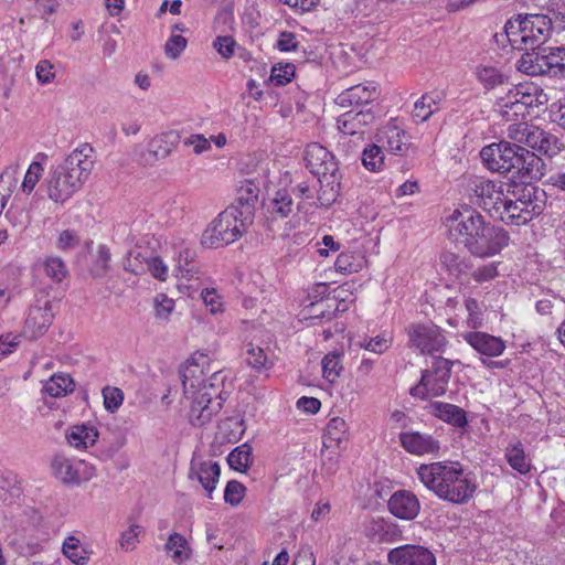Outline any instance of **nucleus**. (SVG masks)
<instances>
[{"label":"nucleus","instance_id":"nucleus-1","mask_svg":"<svg viewBox=\"0 0 565 565\" xmlns=\"http://www.w3.org/2000/svg\"><path fill=\"white\" fill-rule=\"evenodd\" d=\"M446 226L450 241L479 258L498 255L510 242V235L504 228L487 222L470 206L456 209L446 218Z\"/></svg>","mask_w":565,"mask_h":565},{"label":"nucleus","instance_id":"nucleus-2","mask_svg":"<svg viewBox=\"0 0 565 565\" xmlns=\"http://www.w3.org/2000/svg\"><path fill=\"white\" fill-rule=\"evenodd\" d=\"M420 482L439 499L454 503L469 502L476 491L477 482L472 472L459 461L444 460L423 463L417 468Z\"/></svg>","mask_w":565,"mask_h":565},{"label":"nucleus","instance_id":"nucleus-3","mask_svg":"<svg viewBox=\"0 0 565 565\" xmlns=\"http://www.w3.org/2000/svg\"><path fill=\"white\" fill-rule=\"evenodd\" d=\"M480 157L489 170L512 173V178L524 183L541 180L546 173L543 159L516 143H491L482 148Z\"/></svg>","mask_w":565,"mask_h":565},{"label":"nucleus","instance_id":"nucleus-4","mask_svg":"<svg viewBox=\"0 0 565 565\" xmlns=\"http://www.w3.org/2000/svg\"><path fill=\"white\" fill-rule=\"evenodd\" d=\"M93 151V147L83 143L61 163L51 167L44 184L52 201L64 204L82 189L94 167Z\"/></svg>","mask_w":565,"mask_h":565},{"label":"nucleus","instance_id":"nucleus-5","mask_svg":"<svg viewBox=\"0 0 565 565\" xmlns=\"http://www.w3.org/2000/svg\"><path fill=\"white\" fill-rule=\"evenodd\" d=\"M510 44L521 51L541 50L552 33V20L546 14H518L504 25Z\"/></svg>","mask_w":565,"mask_h":565},{"label":"nucleus","instance_id":"nucleus-6","mask_svg":"<svg viewBox=\"0 0 565 565\" xmlns=\"http://www.w3.org/2000/svg\"><path fill=\"white\" fill-rule=\"evenodd\" d=\"M250 223L243 218L236 205H231L210 223L202 235V244L210 248L230 245L242 237Z\"/></svg>","mask_w":565,"mask_h":565},{"label":"nucleus","instance_id":"nucleus-7","mask_svg":"<svg viewBox=\"0 0 565 565\" xmlns=\"http://www.w3.org/2000/svg\"><path fill=\"white\" fill-rule=\"evenodd\" d=\"M452 365L451 360L434 356L431 365L422 372L420 381L411 387V395L420 399L443 396L448 388Z\"/></svg>","mask_w":565,"mask_h":565},{"label":"nucleus","instance_id":"nucleus-8","mask_svg":"<svg viewBox=\"0 0 565 565\" xmlns=\"http://www.w3.org/2000/svg\"><path fill=\"white\" fill-rule=\"evenodd\" d=\"M306 167L318 178L321 188L337 191L340 186V170L338 161L332 152L320 143L313 142L307 146L305 151Z\"/></svg>","mask_w":565,"mask_h":565},{"label":"nucleus","instance_id":"nucleus-9","mask_svg":"<svg viewBox=\"0 0 565 565\" xmlns=\"http://www.w3.org/2000/svg\"><path fill=\"white\" fill-rule=\"evenodd\" d=\"M53 297L51 286L40 284L35 288L34 300L29 308L24 321V333L31 339L41 337L52 324L54 319Z\"/></svg>","mask_w":565,"mask_h":565},{"label":"nucleus","instance_id":"nucleus-10","mask_svg":"<svg viewBox=\"0 0 565 565\" xmlns=\"http://www.w3.org/2000/svg\"><path fill=\"white\" fill-rule=\"evenodd\" d=\"M541 97L543 92L533 84H520L498 98L495 106L508 117L524 116L529 108H533L542 104Z\"/></svg>","mask_w":565,"mask_h":565},{"label":"nucleus","instance_id":"nucleus-11","mask_svg":"<svg viewBox=\"0 0 565 565\" xmlns=\"http://www.w3.org/2000/svg\"><path fill=\"white\" fill-rule=\"evenodd\" d=\"M53 475L64 484L78 486L95 476L94 466L85 460L56 455L51 462Z\"/></svg>","mask_w":565,"mask_h":565},{"label":"nucleus","instance_id":"nucleus-12","mask_svg":"<svg viewBox=\"0 0 565 565\" xmlns=\"http://www.w3.org/2000/svg\"><path fill=\"white\" fill-rule=\"evenodd\" d=\"M188 395L192 398L189 419L196 427L209 423L221 411L225 401V398L215 397L212 392L207 391L206 385Z\"/></svg>","mask_w":565,"mask_h":565},{"label":"nucleus","instance_id":"nucleus-13","mask_svg":"<svg viewBox=\"0 0 565 565\" xmlns=\"http://www.w3.org/2000/svg\"><path fill=\"white\" fill-rule=\"evenodd\" d=\"M409 341L423 354L429 355L444 353L448 345L444 331L435 324H417L412 327Z\"/></svg>","mask_w":565,"mask_h":565},{"label":"nucleus","instance_id":"nucleus-14","mask_svg":"<svg viewBox=\"0 0 565 565\" xmlns=\"http://www.w3.org/2000/svg\"><path fill=\"white\" fill-rule=\"evenodd\" d=\"M180 142V135L174 130L158 134L149 139L147 146L139 153L138 161L143 166H154L167 159Z\"/></svg>","mask_w":565,"mask_h":565},{"label":"nucleus","instance_id":"nucleus-15","mask_svg":"<svg viewBox=\"0 0 565 565\" xmlns=\"http://www.w3.org/2000/svg\"><path fill=\"white\" fill-rule=\"evenodd\" d=\"M468 191L471 202L480 205L493 217L495 207L504 194L502 186H498L493 181L476 177L470 180Z\"/></svg>","mask_w":565,"mask_h":565},{"label":"nucleus","instance_id":"nucleus-16","mask_svg":"<svg viewBox=\"0 0 565 565\" xmlns=\"http://www.w3.org/2000/svg\"><path fill=\"white\" fill-rule=\"evenodd\" d=\"M532 65L531 73H548L553 76H565V47L542 49L536 53L526 54Z\"/></svg>","mask_w":565,"mask_h":565},{"label":"nucleus","instance_id":"nucleus-17","mask_svg":"<svg viewBox=\"0 0 565 565\" xmlns=\"http://www.w3.org/2000/svg\"><path fill=\"white\" fill-rule=\"evenodd\" d=\"M206 372H210L209 356L204 353H194L181 372L184 393H195L206 385Z\"/></svg>","mask_w":565,"mask_h":565},{"label":"nucleus","instance_id":"nucleus-18","mask_svg":"<svg viewBox=\"0 0 565 565\" xmlns=\"http://www.w3.org/2000/svg\"><path fill=\"white\" fill-rule=\"evenodd\" d=\"M539 216V207L535 206L527 210L525 206H521L514 199L503 194L499 205L495 207L493 214L494 218L500 220L507 225H525L534 217Z\"/></svg>","mask_w":565,"mask_h":565},{"label":"nucleus","instance_id":"nucleus-19","mask_svg":"<svg viewBox=\"0 0 565 565\" xmlns=\"http://www.w3.org/2000/svg\"><path fill=\"white\" fill-rule=\"evenodd\" d=\"M221 467L213 460H202L192 458L189 469V479L199 482L206 492V497L212 499V493L220 480Z\"/></svg>","mask_w":565,"mask_h":565},{"label":"nucleus","instance_id":"nucleus-20","mask_svg":"<svg viewBox=\"0 0 565 565\" xmlns=\"http://www.w3.org/2000/svg\"><path fill=\"white\" fill-rule=\"evenodd\" d=\"M391 564L436 565L435 555L419 545H403L391 548Z\"/></svg>","mask_w":565,"mask_h":565},{"label":"nucleus","instance_id":"nucleus-21","mask_svg":"<svg viewBox=\"0 0 565 565\" xmlns=\"http://www.w3.org/2000/svg\"><path fill=\"white\" fill-rule=\"evenodd\" d=\"M399 443L409 454L416 456L435 455L440 449V444L431 435L413 430L399 433Z\"/></svg>","mask_w":565,"mask_h":565},{"label":"nucleus","instance_id":"nucleus-22","mask_svg":"<svg viewBox=\"0 0 565 565\" xmlns=\"http://www.w3.org/2000/svg\"><path fill=\"white\" fill-rule=\"evenodd\" d=\"M462 338L473 350L488 358L500 356L505 350L502 338L487 332L471 331L462 334Z\"/></svg>","mask_w":565,"mask_h":565},{"label":"nucleus","instance_id":"nucleus-23","mask_svg":"<svg viewBox=\"0 0 565 565\" xmlns=\"http://www.w3.org/2000/svg\"><path fill=\"white\" fill-rule=\"evenodd\" d=\"M376 97V88L372 84H358L351 86L338 95L335 103L343 107H359L373 102Z\"/></svg>","mask_w":565,"mask_h":565},{"label":"nucleus","instance_id":"nucleus-24","mask_svg":"<svg viewBox=\"0 0 565 565\" xmlns=\"http://www.w3.org/2000/svg\"><path fill=\"white\" fill-rule=\"evenodd\" d=\"M418 512L419 501L411 491L399 490L391 495V514L403 520H413Z\"/></svg>","mask_w":565,"mask_h":565},{"label":"nucleus","instance_id":"nucleus-25","mask_svg":"<svg viewBox=\"0 0 565 565\" xmlns=\"http://www.w3.org/2000/svg\"><path fill=\"white\" fill-rule=\"evenodd\" d=\"M259 188L249 179L241 182L236 191L235 204L241 211L243 218L253 221L254 205L258 200Z\"/></svg>","mask_w":565,"mask_h":565},{"label":"nucleus","instance_id":"nucleus-26","mask_svg":"<svg viewBox=\"0 0 565 565\" xmlns=\"http://www.w3.org/2000/svg\"><path fill=\"white\" fill-rule=\"evenodd\" d=\"M65 437L70 446L76 449H87L96 444L99 433L94 425L83 423L70 427Z\"/></svg>","mask_w":565,"mask_h":565},{"label":"nucleus","instance_id":"nucleus-27","mask_svg":"<svg viewBox=\"0 0 565 565\" xmlns=\"http://www.w3.org/2000/svg\"><path fill=\"white\" fill-rule=\"evenodd\" d=\"M430 413L443 422L458 428H463L468 424L466 412L454 404L434 402L430 404Z\"/></svg>","mask_w":565,"mask_h":565},{"label":"nucleus","instance_id":"nucleus-28","mask_svg":"<svg viewBox=\"0 0 565 565\" xmlns=\"http://www.w3.org/2000/svg\"><path fill=\"white\" fill-rule=\"evenodd\" d=\"M391 153L404 157L415 153L411 137L398 118L391 119Z\"/></svg>","mask_w":565,"mask_h":565},{"label":"nucleus","instance_id":"nucleus-29","mask_svg":"<svg viewBox=\"0 0 565 565\" xmlns=\"http://www.w3.org/2000/svg\"><path fill=\"white\" fill-rule=\"evenodd\" d=\"M445 95L443 92L433 90L424 94L415 104L412 116L417 121H426L433 114L440 109Z\"/></svg>","mask_w":565,"mask_h":565},{"label":"nucleus","instance_id":"nucleus-30","mask_svg":"<svg viewBox=\"0 0 565 565\" xmlns=\"http://www.w3.org/2000/svg\"><path fill=\"white\" fill-rule=\"evenodd\" d=\"M295 209L292 194L286 189L276 191L266 204V211L273 220L288 217Z\"/></svg>","mask_w":565,"mask_h":565},{"label":"nucleus","instance_id":"nucleus-31","mask_svg":"<svg viewBox=\"0 0 565 565\" xmlns=\"http://www.w3.org/2000/svg\"><path fill=\"white\" fill-rule=\"evenodd\" d=\"M545 192L534 185L525 184L524 186L513 190L512 199H514L521 206L531 210L539 207V215H541L545 207Z\"/></svg>","mask_w":565,"mask_h":565},{"label":"nucleus","instance_id":"nucleus-32","mask_svg":"<svg viewBox=\"0 0 565 565\" xmlns=\"http://www.w3.org/2000/svg\"><path fill=\"white\" fill-rule=\"evenodd\" d=\"M475 75L486 89H493L509 81V75L501 67L491 64L478 65Z\"/></svg>","mask_w":565,"mask_h":565},{"label":"nucleus","instance_id":"nucleus-33","mask_svg":"<svg viewBox=\"0 0 565 565\" xmlns=\"http://www.w3.org/2000/svg\"><path fill=\"white\" fill-rule=\"evenodd\" d=\"M371 118L369 113L350 110L339 116L337 124L342 134L353 136L363 134L362 127L367 125Z\"/></svg>","mask_w":565,"mask_h":565},{"label":"nucleus","instance_id":"nucleus-34","mask_svg":"<svg viewBox=\"0 0 565 565\" xmlns=\"http://www.w3.org/2000/svg\"><path fill=\"white\" fill-rule=\"evenodd\" d=\"M440 264L449 275L455 276L456 278L468 274L472 267L470 258L460 256L452 252H444L440 255Z\"/></svg>","mask_w":565,"mask_h":565},{"label":"nucleus","instance_id":"nucleus-35","mask_svg":"<svg viewBox=\"0 0 565 565\" xmlns=\"http://www.w3.org/2000/svg\"><path fill=\"white\" fill-rule=\"evenodd\" d=\"M74 381L68 374H54L43 385L42 392L51 397L65 396L73 392Z\"/></svg>","mask_w":565,"mask_h":565},{"label":"nucleus","instance_id":"nucleus-36","mask_svg":"<svg viewBox=\"0 0 565 565\" xmlns=\"http://www.w3.org/2000/svg\"><path fill=\"white\" fill-rule=\"evenodd\" d=\"M505 458L510 467L522 475L531 470V462L526 458L523 446L519 440L508 445Z\"/></svg>","mask_w":565,"mask_h":565},{"label":"nucleus","instance_id":"nucleus-37","mask_svg":"<svg viewBox=\"0 0 565 565\" xmlns=\"http://www.w3.org/2000/svg\"><path fill=\"white\" fill-rule=\"evenodd\" d=\"M227 463L233 470L246 472L253 463L252 447L248 444L235 447L227 456Z\"/></svg>","mask_w":565,"mask_h":565},{"label":"nucleus","instance_id":"nucleus-38","mask_svg":"<svg viewBox=\"0 0 565 565\" xmlns=\"http://www.w3.org/2000/svg\"><path fill=\"white\" fill-rule=\"evenodd\" d=\"M323 438V445L326 447H331L332 443H334L335 446L340 447L342 441L345 440L347 438L345 420L340 417L331 418L327 424Z\"/></svg>","mask_w":565,"mask_h":565},{"label":"nucleus","instance_id":"nucleus-39","mask_svg":"<svg viewBox=\"0 0 565 565\" xmlns=\"http://www.w3.org/2000/svg\"><path fill=\"white\" fill-rule=\"evenodd\" d=\"M166 550L172 552V558L177 563H182L190 557L188 541L180 533H172L166 543Z\"/></svg>","mask_w":565,"mask_h":565},{"label":"nucleus","instance_id":"nucleus-40","mask_svg":"<svg viewBox=\"0 0 565 565\" xmlns=\"http://www.w3.org/2000/svg\"><path fill=\"white\" fill-rule=\"evenodd\" d=\"M363 166L372 172L382 171L385 167V153L377 145H369L362 153Z\"/></svg>","mask_w":565,"mask_h":565},{"label":"nucleus","instance_id":"nucleus-41","mask_svg":"<svg viewBox=\"0 0 565 565\" xmlns=\"http://www.w3.org/2000/svg\"><path fill=\"white\" fill-rule=\"evenodd\" d=\"M362 265L363 259L359 254L347 252L339 254L334 263V268L338 273L348 275L358 273L362 268Z\"/></svg>","mask_w":565,"mask_h":565},{"label":"nucleus","instance_id":"nucleus-42","mask_svg":"<svg viewBox=\"0 0 565 565\" xmlns=\"http://www.w3.org/2000/svg\"><path fill=\"white\" fill-rule=\"evenodd\" d=\"M62 550L64 555L75 565H86L88 563L89 558L86 552L81 547L79 540L75 536L66 537Z\"/></svg>","mask_w":565,"mask_h":565},{"label":"nucleus","instance_id":"nucleus-43","mask_svg":"<svg viewBox=\"0 0 565 565\" xmlns=\"http://www.w3.org/2000/svg\"><path fill=\"white\" fill-rule=\"evenodd\" d=\"M465 308L467 311L466 323L470 329H479L483 326V309L482 305L472 297L465 298Z\"/></svg>","mask_w":565,"mask_h":565},{"label":"nucleus","instance_id":"nucleus-44","mask_svg":"<svg viewBox=\"0 0 565 565\" xmlns=\"http://www.w3.org/2000/svg\"><path fill=\"white\" fill-rule=\"evenodd\" d=\"M295 77V65L292 63H278L271 67L270 82L275 86H284Z\"/></svg>","mask_w":565,"mask_h":565},{"label":"nucleus","instance_id":"nucleus-45","mask_svg":"<svg viewBox=\"0 0 565 565\" xmlns=\"http://www.w3.org/2000/svg\"><path fill=\"white\" fill-rule=\"evenodd\" d=\"M340 359L341 355L337 352L328 353L322 359V374L323 377L330 383L335 382V380L340 376V372L342 370Z\"/></svg>","mask_w":565,"mask_h":565},{"label":"nucleus","instance_id":"nucleus-46","mask_svg":"<svg viewBox=\"0 0 565 565\" xmlns=\"http://www.w3.org/2000/svg\"><path fill=\"white\" fill-rule=\"evenodd\" d=\"M44 270L46 276L57 284L68 275L66 264L60 257L46 258L44 262Z\"/></svg>","mask_w":565,"mask_h":565},{"label":"nucleus","instance_id":"nucleus-47","mask_svg":"<svg viewBox=\"0 0 565 565\" xmlns=\"http://www.w3.org/2000/svg\"><path fill=\"white\" fill-rule=\"evenodd\" d=\"M245 361L256 372H262L270 367L268 365L269 362L265 351L259 347H254L253 344H248Z\"/></svg>","mask_w":565,"mask_h":565},{"label":"nucleus","instance_id":"nucleus-48","mask_svg":"<svg viewBox=\"0 0 565 565\" xmlns=\"http://www.w3.org/2000/svg\"><path fill=\"white\" fill-rule=\"evenodd\" d=\"M499 265L500 263L498 262L483 264L472 270L471 278L479 285L492 281L499 276Z\"/></svg>","mask_w":565,"mask_h":565},{"label":"nucleus","instance_id":"nucleus-49","mask_svg":"<svg viewBox=\"0 0 565 565\" xmlns=\"http://www.w3.org/2000/svg\"><path fill=\"white\" fill-rule=\"evenodd\" d=\"M105 409L115 413L122 405L124 392L119 387L106 386L102 391Z\"/></svg>","mask_w":565,"mask_h":565},{"label":"nucleus","instance_id":"nucleus-50","mask_svg":"<svg viewBox=\"0 0 565 565\" xmlns=\"http://www.w3.org/2000/svg\"><path fill=\"white\" fill-rule=\"evenodd\" d=\"M245 493L246 488L242 482L231 480L224 490V501L232 507H237L243 501Z\"/></svg>","mask_w":565,"mask_h":565},{"label":"nucleus","instance_id":"nucleus-51","mask_svg":"<svg viewBox=\"0 0 565 565\" xmlns=\"http://www.w3.org/2000/svg\"><path fill=\"white\" fill-rule=\"evenodd\" d=\"M388 534V525L384 518H373L366 526V535L373 542H384Z\"/></svg>","mask_w":565,"mask_h":565},{"label":"nucleus","instance_id":"nucleus-52","mask_svg":"<svg viewBox=\"0 0 565 565\" xmlns=\"http://www.w3.org/2000/svg\"><path fill=\"white\" fill-rule=\"evenodd\" d=\"M292 194L296 195V198L300 199V201L297 203L296 209L298 211H303L306 203L305 201H312L308 204L310 206H317V203L313 201L315 199V189H312L308 182L303 181L298 183L296 186L292 188Z\"/></svg>","mask_w":565,"mask_h":565},{"label":"nucleus","instance_id":"nucleus-53","mask_svg":"<svg viewBox=\"0 0 565 565\" xmlns=\"http://www.w3.org/2000/svg\"><path fill=\"white\" fill-rule=\"evenodd\" d=\"M563 149L564 143L556 136L544 131L542 142H540V146L537 148L540 152L552 158L558 154Z\"/></svg>","mask_w":565,"mask_h":565},{"label":"nucleus","instance_id":"nucleus-54","mask_svg":"<svg viewBox=\"0 0 565 565\" xmlns=\"http://www.w3.org/2000/svg\"><path fill=\"white\" fill-rule=\"evenodd\" d=\"M359 345L366 351L382 354L388 349L387 339L385 337V333H381L377 335H365L363 339L359 342Z\"/></svg>","mask_w":565,"mask_h":565},{"label":"nucleus","instance_id":"nucleus-55","mask_svg":"<svg viewBox=\"0 0 565 565\" xmlns=\"http://www.w3.org/2000/svg\"><path fill=\"white\" fill-rule=\"evenodd\" d=\"M174 310V300L164 294H158L154 298V313L156 318L160 320H169Z\"/></svg>","mask_w":565,"mask_h":565},{"label":"nucleus","instance_id":"nucleus-56","mask_svg":"<svg viewBox=\"0 0 565 565\" xmlns=\"http://www.w3.org/2000/svg\"><path fill=\"white\" fill-rule=\"evenodd\" d=\"M19 478L13 471H0V490L11 497L20 494Z\"/></svg>","mask_w":565,"mask_h":565},{"label":"nucleus","instance_id":"nucleus-57","mask_svg":"<svg viewBox=\"0 0 565 565\" xmlns=\"http://www.w3.org/2000/svg\"><path fill=\"white\" fill-rule=\"evenodd\" d=\"M43 167L40 162L33 161L24 175V180L22 182V190L25 193H31L33 189L35 188L36 183L39 182L42 172Z\"/></svg>","mask_w":565,"mask_h":565},{"label":"nucleus","instance_id":"nucleus-58","mask_svg":"<svg viewBox=\"0 0 565 565\" xmlns=\"http://www.w3.org/2000/svg\"><path fill=\"white\" fill-rule=\"evenodd\" d=\"M81 237L75 230H64L58 234L56 247L63 252L74 249L79 245Z\"/></svg>","mask_w":565,"mask_h":565},{"label":"nucleus","instance_id":"nucleus-59","mask_svg":"<svg viewBox=\"0 0 565 565\" xmlns=\"http://www.w3.org/2000/svg\"><path fill=\"white\" fill-rule=\"evenodd\" d=\"M186 39L179 34H172L166 42L164 50L167 56L177 60L186 47Z\"/></svg>","mask_w":565,"mask_h":565},{"label":"nucleus","instance_id":"nucleus-60","mask_svg":"<svg viewBox=\"0 0 565 565\" xmlns=\"http://www.w3.org/2000/svg\"><path fill=\"white\" fill-rule=\"evenodd\" d=\"M141 527L137 524H132L128 530L124 531L120 535V547L128 552L136 548L139 540Z\"/></svg>","mask_w":565,"mask_h":565},{"label":"nucleus","instance_id":"nucleus-61","mask_svg":"<svg viewBox=\"0 0 565 565\" xmlns=\"http://www.w3.org/2000/svg\"><path fill=\"white\" fill-rule=\"evenodd\" d=\"M226 376L222 371H213L209 379H206L207 391L212 392L215 397L225 398L223 396L224 392V381Z\"/></svg>","mask_w":565,"mask_h":565},{"label":"nucleus","instance_id":"nucleus-62","mask_svg":"<svg viewBox=\"0 0 565 565\" xmlns=\"http://www.w3.org/2000/svg\"><path fill=\"white\" fill-rule=\"evenodd\" d=\"M110 250L106 245H99L97 250V259L95 264V276H103L109 268L110 263Z\"/></svg>","mask_w":565,"mask_h":565},{"label":"nucleus","instance_id":"nucleus-63","mask_svg":"<svg viewBox=\"0 0 565 565\" xmlns=\"http://www.w3.org/2000/svg\"><path fill=\"white\" fill-rule=\"evenodd\" d=\"M201 298L204 305L210 309L212 313H216L222 310L221 297L214 288H205L201 291Z\"/></svg>","mask_w":565,"mask_h":565},{"label":"nucleus","instance_id":"nucleus-64","mask_svg":"<svg viewBox=\"0 0 565 565\" xmlns=\"http://www.w3.org/2000/svg\"><path fill=\"white\" fill-rule=\"evenodd\" d=\"M184 146H192L195 154H202L211 149L210 139L205 138L204 135L193 134L189 136L184 141Z\"/></svg>","mask_w":565,"mask_h":565}]
</instances>
